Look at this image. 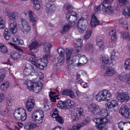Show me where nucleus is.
Masks as SVG:
<instances>
[{
	"instance_id": "obj_1",
	"label": "nucleus",
	"mask_w": 130,
	"mask_h": 130,
	"mask_svg": "<svg viewBox=\"0 0 130 130\" xmlns=\"http://www.w3.org/2000/svg\"><path fill=\"white\" fill-rule=\"evenodd\" d=\"M111 96L109 91L107 90H103L96 95V99L98 102L103 101H108L111 98Z\"/></svg>"
},
{
	"instance_id": "obj_2",
	"label": "nucleus",
	"mask_w": 130,
	"mask_h": 130,
	"mask_svg": "<svg viewBox=\"0 0 130 130\" xmlns=\"http://www.w3.org/2000/svg\"><path fill=\"white\" fill-rule=\"evenodd\" d=\"M13 115L16 119L22 121L25 120L27 117L26 110L22 108L15 109Z\"/></svg>"
},
{
	"instance_id": "obj_3",
	"label": "nucleus",
	"mask_w": 130,
	"mask_h": 130,
	"mask_svg": "<svg viewBox=\"0 0 130 130\" xmlns=\"http://www.w3.org/2000/svg\"><path fill=\"white\" fill-rule=\"evenodd\" d=\"M20 28L22 34L25 36L29 32L31 29V26L28 21L25 19L21 18L20 19Z\"/></svg>"
},
{
	"instance_id": "obj_4",
	"label": "nucleus",
	"mask_w": 130,
	"mask_h": 130,
	"mask_svg": "<svg viewBox=\"0 0 130 130\" xmlns=\"http://www.w3.org/2000/svg\"><path fill=\"white\" fill-rule=\"evenodd\" d=\"M27 86L29 90L37 93L41 90L43 85L40 82L37 83L36 82H32L29 81L27 83Z\"/></svg>"
},
{
	"instance_id": "obj_5",
	"label": "nucleus",
	"mask_w": 130,
	"mask_h": 130,
	"mask_svg": "<svg viewBox=\"0 0 130 130\" xmlns=\"http://www.w3.org/2000/svg\"><path fill=\"white\" fill-rule=\"evenodd\" d=\"M115 96L117 99L121 103L127 102L130 99L129 94L126 92L117 93Z\"/></svg>"
},
{
	"instance_id": "obj_6",
	"label": "nucleus",
	"mask_w": 130,
	"mask_h": 130,
	"mask_svg": "<svg viewBox=\"0 0 130 130\" xmlns=\"http://www.w3.org/2000/svg\"><path fill=\"white\" fill-rule=\"evenodd\" d=\"M92 121L95 123V126L97 129H99L101 125H106L109 122V120L105 118L100 117L93 119Z\"/></svg>"
},
{
	"instance_id": "obj_7",
	"label": "nucleus",
	"mask_w": 130,
	"mask_h": 130,
	"mask_svg": "<svg viewBox=\"0 0 130 130\" xmlns=\"http://www.w3.org/2000/svg\"><path fill=\"white\" fill-rule=\"evenodd\" d=\"M99 108L98 105L93 103L88 106L87 109L88 111L91 113L92 116L94 117H96L97 113H98Z\"/></svg>"
},
{
	"instance_id": "obj_8",
	"label": "nucleus",
	"mask_w": 130,
	"mask_h": 130,
	"mask_svg": "<svg viewBox=\"0 0 130 130\" xmlns=\"http://www.w3.org/2000/svg\"><path fill=\"white\" fill-rule=\"evenodd\" d=\"M58 50L59 49H57V52L59 53L60 57L59 59V60L57 57H55L53 62V64L56 66L59 61L61 63L60 64H63L64 63L65 60L64 56L65 51L64 50V49H63L62 50L60 51V52H59Z\"/></svg>"
},
{
	"instance_id": "obj_9",
	"label": "nucleus",
	"mask_w": 130,
	"mask_h": 130,
	"mask_svg": "<svg viewBox=\"0 0 130 130\" xmlns=\"http://www.w3.org/2000/svg\"><path fill=\"white\" fill-rule=\"evenodd\" d=\"M66 18L69 23L71 24L73 26L74 28L77 27L78 25V21H77V17L70 15L68 14H66Z\"/></svg>"
},
{
	"instance_id": "obj_10",
	"label": "nucleus",
	"mask_w": 130,
	"mask_h": 130,
	"mask_svg": "<svg viewBox=\"0 0 130 130\" xmlns=\"http://www.w3.org/2000/svg\"><path fill=\"white\" fill-rule=\"evenodd\" d=\"M119 112L125 118L130 119V109L125 105H123L120 109Z\"/></svg>"
},
{
	"instance_id": "obj_11",
	"label": "nucleus",
	"mask_w": 130,
	"mask_h": 130,
	"mask_svg": "<svg viewBox=\"0 0 130 130\" xmlns=\"http://www.w3.org/2000/svg\"><path fill=\"white\" fill-rule=\"evenodd\" d=\"M43 117V112H41L40 114L37 115L35 112H34L32 114L31 119L32 121L35 123L40 124L42 122Z\"/></svg>"
},
{
	"instance_id": "obj_12",
	"label": "nucleus",
	"mask_w": 130,
	"mask_h": 130,
	"mask_svg": "<svg viewBox=\"0 0 130 130\" xmlns=\"http://www.w3.org/2000/svg\"><path fill=\"white\" fill-rule=\"evenodd\" d=\"M84 20L83 18H81L78 20V24L77 27H75V28H77V30L80 33L83 32L87 27V25L83 21Z\"/></svg>"
},
{
	"instance_id": "obj_13",
	"label": "nucleus",
	"mask_w": 130,
	"mask_h": 130,
	"mask_svg": "<svg viewBox=\"0 0 130 130\" xmlns=\"http://www.w3.org/2000/svg\"><path fill=\"white\" fill-rule=\"evenodd\" d=\"M75 56L78 58V61L80 62L77 63L78 66H82L87 62V59L85 55L82 54H77Z\"/></svg>"
},
{
	"instance_id": "obj_14",
	"label": "nucleus",
	"mask_w": 130,
	"mask_h": 130,
	"mask_svg": "<svg viewBox=\"0 0 130 130\" xmlns=\"http://www.w3.org/2000/svg\"><path fill=\"white\" fill-rule=\"evenodd\" d=\"M35 104V101L33 99H29L26 103V107L27 110L30 111L34 108Z\"/></svg>"
},
{
	"instance_id": "obj_15",
	"label": "nucleus",
	"mask_w": 130,
	"mask_h": 130,
	"mask_svg": "<svg viewBox=\"0 0 130 130\" xmlns=\"http://www.w3.org/2000/svg\"><path fill=\"white\" fill-rule=\"evenodd\" d=\"M104 37L103 35H101L97 37L96 38V42L97 45H98L99 48L101 49H104L106 48L105 46V45L103 42V40Z\"/></svg>"
},
{
	"instance_id": "obj_16",
	"label": "nucleus",
	"mask_w": 130,
	"mask_h": 130,
	"mask_svg": "<svg viewBox=\"0 0 130 130\" xmlns=\"http://www.w3.org/2000/svg\"><path fill=\"white\" fill-rule=\"evenodd\" d=\"M60 94L61 95L68 96L72 98H74L75 97L73 92L70 89H67L62 90Z\"/></svg>"
},
{
	"instance_id": "obj_17",
	"label": "nucleus",
	"mask_w": 130,
	"mask_h": 130,
	"mask_svg": "<svg viewBox=\"0 0 130 130\" xmlns=\"http://www.w3.org/2000/svg\"><path fill=\"white\" fill-rule=\"evenodd\" d=\"M60 94L61 95L68 96L72 98H74L75 97L73 92L70 89H67L62 90Z\"/></svg>"
},
{
	"instance_id": "obj_18",
	"label": "nucleus",
	"mask_w": 130,
	"mask_h": 130,
	"mask_svg": "<svg viewBox=\"0 0 130 130\" xmlns=\"http://www.w3.org/2000/svg\"><path fill=\"white\" fill-rule=\"evenodd\" d=\"M28 13L30 21L33 23L32 25L34 26L36 20L37 19V17L34 14V12L31 11H28Z\"/></svg>"
},
{
	"instance_id": "obj_19",
	"label": "nucleus",
	"mask_w": 130,
	"mask_h": 130,
	"mask_svg": "<svg viewBox=\"0 0 130 130\" xmlns=\"http://www.w3.org/2000/svg\"><path fill=\"white\" fill-rule=\"evenodd\" d=\"M118 105L117 102L115 101H111V102L105 104L106 106L108 107V110L110 111L114 110V108L117 106Z\"/></svg>"
},
{
	"instance_id": "obj_20",
	"label": "nucleus",
	"mask_w": 130,
	"mask_h": 130,
	"mask_svg": "<svg viewBox=\"0 0 130 130\" xmlns=\"http://www.w3.org/2000/svg\"><path fill=\"white\" fill-rule=\"evenodd\" d=\"M18 52H13L11 53L10 57L13 59V60L17 59L19 58L20 55L22 54L23 50L22 49H17Z\"/></svg>"
},
{
	"instance_id": "obj_21",
	"label": "nucleus",
	"mask_w": 130,
	"mask_h": 130,
	"mask_svg": "<svg viewBox=\"0 0 130 130\" xmlns=\"http://www.w3.org/2000/svg\"><path fill=\"white\" fill-rule=\"evenodd\" d=\"M46 12L48 13L54 12L56 9L55 5L53 4H51L50 3L46 4Z\"/></svg>"
},
{
	"instance_id": "obj_22",
	"label": "nucleus",
	"mask_w": 130,
	"mask_h": 130,
	"mask_svg": "<svg viewBox=\"0 0 130 130\" xmlns=\"http://www.w3.org/2000/svg\"><path fill=\"white\" fill-rule=\"evenodd\" d=\"M38 126L37 125L33 123L29 122L26 123L24 127L25 129L28 130L35 128Z\"/></svg>"
},
{
	"instance_id": "obj_23",
	"label": "nucleus",
	"mask_w": 130,
	"mask_h": 130,
	"mask_svg": "<svg viewBox=\"0 0 130 130\" xmlns=\"http://www.w3.org/2000/svg\"><path fill=\"white\" fill-rule=\"evenodd\" d=\"M100 24L99 21L96 17L93 14L91 18L90 25L92 27H94Z\"/></svg>"
},
{
	"instance_id": "obj_24",
	"label": "nucleus",
	"mask_w": 130,
	"mask_h": 130,
	"mask_svg": "<svg viewBox=\"0 0 130 130\" xmlns=\"http://www.w3.org/2000/svg\"><path fill=\"white\" fill-rule=\"evenodd\" d=\"M64 108H67L72 107L75 105V103L73 101L68 99L64 102Z\"/></svg>"
},
{
	"instance_id": "obj_25",
	"label": "nucleus",
	"mask_w": 130,
	"mask_h": 130,
	"mask_svg": "<svg viewBox=\"0 0 130 130\" xmlns=\"http://www.w3.org/2000/svg\"><path fill=\"white\" fill-rule=\"evenodd\" d=\"M44 61L42 59H40L37 60L36 62L37 63L35 64V66L37 67H38L39 69H43L44 68V66L46 63L44 62Z\"/></svg>"
},
{
	"instance_id": "obj_26",
	"label": "nucleus",
	"mask_w": 130,
	"mask_h": 130,
	"mask_svg": "<svg viewBox=\"0 0 130 130\" xmlns=\"http://www.w3.org/2000/svg\"><path fill=\"white\" fill-rule=\"evenodd\" d=\"M40 45V44L36 40L34 39L31 41V44L28 46L29 49H35L38 48Z\"/></svg>"
},
{
	"instance_id": "obj_27",
	"label": "nucleus",
	"mask_w": 130,
	"mask_h": 130,
	"mask_svg": "<svg viewBox=\"0 0 130 130\" xmlns=\"http://www.w3.org/2000/svg\"><path fill=\"white\" fill-rule=\"evenodd\" d=\"M116 73L114 69L111 67L108 68L106 69V73L104 74L105 76H112Z\"/></svg>"
},
{
	"instance_id": "obj_28",
	"label": "nucleus",
	"mask_w": 130,
	"mask_h": 130,
	"mask_svg": "<svg viewBox=\"0 0 130 130\" xmlns=\"http://www.w3.org/2000/svg\"><path fill=\"white\" fill-rule=\"evenodd\" d=\"M98 112V113H97L96 117L99 116L106 117L108 116L107 111L106 109H103L100 107Z\"/></svg>"
},
{
	"instance_id": "obj_29",
	"label": "nucleus",
	"mask_w": 130,
	"mask_h": 130,
	"mask_svg": "<svg viewBox=\"0 0 130 130\" xmlns=\"http://www.w3.org/2000/svg\"><path fill=\"white\" fill-rule=\"evenodd\" d=\"M121 37L122 39L126 40H130V34L127 32L122 31L120 33Z\"/></svg>"
},
{
	"instance_id": "obj_30",
	"label": "nucleus",
	"mask_w": 130,
	"mask_h": 130,
	"mask_svg": "<svg viewBox=\"0 0 130 130\" xmlns=\"http://www.w3.org/2000/svg\"><path fill=\"white\" fill-rule=\"evenodd\" d=\"M12 40L15 42L16 44L19 45H22L24 44L23 41L20 39L17 35L13 36L12 37Z\"/></svg>"
},
{
	"instance_id": "obj_31",
	"label": "nucleus",
	"mask_w": 130,
	"mask_h": 130,
	"mask_svg": "<svg viewBox=\"0 0 130 130\" xmlns=\"http://www.w3.org/2000/svg\"><path fill=\"white\" fill-rule=\"evenodd\" d=\"M18 13L17 12H13L9 13L8 16L10 20H15L18 17Z\"/></svg>"
},
{
	"instance_id": "obj_32",
	"label": "nucleus",
	"mask_w": 130,
	"mask_h": 130,
	"mask_svg": "<svg viewBox=\"0 0 130 130\" xmlns=\"http://www.w3.org/2000/svg\"><path fill=\"white\" fill-rule=\"evenodd\" d=\"M72 25L71 24L67 23L64 25L62 28L60 30V32L61 33L63 34L64 32L67 31L72 27Z\"/></svg>"
},
{
	"instance_id": "obj_33",
	"label": "nucleus",
	"mask_w": 130,
	"mask_h": 130,
	"mask_svg": "<svg viewBox=\"0 0 130 130\" xmlns=\"http://www.w3.org/2000/svg\"><path fill=\"white\" fill-rule=\"evenodd\" d=\"M86 124V120H84L82 123L78 124L72 127V129L73 130H78L81 127Z\"/></svg>"
},
{
	"instance_id": "obj_34",
	"label": "nucleus",
	"mask_w": 130,
	"mask_h": 130,
	"mask_svg": "<svg viewBox=\"0 0 130 130\" xmlns=\"http://www.w3.org/2000/svg\"><path fill=\"white\" fill-rule=\"evenodd\" d=\"M111 7V5L109 0H104L103 4L102 9H106Z\"/></svg>"
},
{
	"instance_id": "obj_35",
	"label": "nucleus",
	"mask_w": 130,
	"mask_h": 130,
	"mask_svg": "<svg viewBox=\"0 0 130 130\" xmlns=\"http://www.w3.org/2000/svg\"><path fill=\"white\" fill-rule=\"evenodd\" d=\"M116 31L115 30H112L109 33V35H111L112 41H114L117 39Z\"/></svg>"
},
{
	"instance_id": "obj_36",
	"label": "nucleus",
	"mask_w": 130,
	"mask_h": 130,
	"mask_svg": "<svg viewBox=\"0 0 130 130\" xmlns=\"http://www.w3.org/2000/svg\"><path fill=\"white\" fill-rule=\"evenodd\" d=\"M9 83L8 82H5L2 84L1 86V88L2 90L5 91L9 86Z\"/></svg>"
},
{
	"instance_id": "obj_37",
	"label": "nucleus",
	"mask_w": 130,
	"mask_h": 130,
	"mask_svg": "<svg viewBox=\"0 0 130 130\" xmlns=\"http://www.w3.org/2000/svg\"><path fill=\"white\" fill-rule=\"evenodd\" d=\"M25 69L31 72L34 73L35 72L34 66L29 63L26 65Z\"/></svg>"
},
{
	"instance_id": "obj_38",
	"label": "nucleus",
	"mask_w": 130,
	"mask_h": 130,
	"mask_svg": "<svg viewBox=\"0 0 130 130\" xmlns=\"http://www.w3.org/2000/svg\"><path fill=\"white\" fill-rule=\"evenodd\" d=\"M103 13H105L109 14H112L114 12V10L111 7L106 9H102Z\"/></svg>"
},
{
	"instance_id": "obj_39",
	"label": "nucleus",
	"mask_w": 130,
	"mask_h": 130,
	"mask_svg": "<svg viewBox=\"0 0 130 130\" xmlns=\"http://www.w3.org/2000/svg\"><path fill=\"white\" fill-rule=\"evenodd\" d=\"M76 112H75L80 117L83 115L84 111L83 109L81 107H79L76 109Z\"/></svg>"
},
{
	"instance_id": "obj_40",
	"label": "nucleus",
	"mask_w": 130,
	"mask_h": 130,
	"mask_svg": "<svg viewBox=\"0 0 130 130\" xmlns=\"http://www.w3.org/2000/svg\"><path fill=\"white\" fill-rule=\"evenodd\" d=\"M127 122H123L121 121L118 124V126L119 128L120 129V130H123V128H125L126 127L127 124Z\"/></svg>"
},
{
	"instance_id": "obj_41",
	"label": "nucleus",
	"mask_w": 130,
	"mask_h": 130,
	"mask_svg": "<svg viewBox=\"0 0 130 130\" xmlns=\"http://www.w3.org/2000/svg\"><path fill=\"white\" fill-rule=\"evenodd\" d=\"M92 31L91 30H87L85 34L84 35V39L85 40H87L91 36Z\"/></svg>"
},
{
	"instance_id": "obj_42",
	"label": "nucleus",
	"mask_w": 130,
	"mask_h": 130,
	"mask_svg": "<svg viewBox=\"0 0 130 130\" xmlns=\"http://www.w3.org/2000/svg\"><path fill=\"white\" fill-rule=\"evenodd\" d=\"M72 51V49H67L66 51V60L67 61L69 60Z\"/></svg>"
},
{
	"instance_id": "obj_43",
	"label": "nucleus",
	"mask_w": 130,
	"mask_h": 130,
	"mask_svg": "<svg viewBox=\"0 0 130 130\" xmlns=\"http://www.w3.org/2000/svg\"><path fill=\"white\" fill-rule=\"evenodd\" d=\"M119 58L118 55H111L110 59L111 62L112 64H115L116 63V60Z\"/></svg>"
},
{
	"instance_id": "obj_44",
	"label": "nucleus",
	"mask_w": 130,
	"mask_h": 130,
	"mask_svg": "<svg viewBox=\"0 0 130 130\" xmlns=\"http://www.w3.org/2000/svg\"><path fill=\"white\" fill-rule=\"evenodd\" d=\"M124 64L125 69L127 70L130 69V58L126 60Z\"/></svg>"
},
{
	"instance_id": "obj_45",
	"label": "nucleus",
	"mask_w": 130,
	"mask_h": 130,
	"mask_svg": "<svg viewBox=\"0 0 130 130\" xmlns=\"http://www.w3.org/2000/svg\"><path fill=\"white\" fill-rule=\"evenodd\" d=\"M34 8L37 10H38L40 8L42 2H39L34 4Z\"/></svg>"
},
{
	"instance_id": "obj_46",
	"label": "nucleus",
	"mask_w": 130,
	"mask_h": 130,
	"mask_svg": "<svg viewBox=\"0 0 130 130\" xmlns=\"http://www.w3.org/2000/svg\"><path fill=\"white\" fill-rule=\"evenodd\" d=\"M5 26V22L4 19L0 17V29L4 28Z\"/></svg>"
},
{
	"instance_id": "obj_47",
	"label": "nucleus",
	"mask_w": 130,
	"mask_h": 130,
	"mask_svg": "<svg viewBox=\"0 0 130 130\" xmlns=\"http://www.w3.org/2000/svg\"><path fill=\"white\" fill-rule=\"evenodd\" d=\"M83 40L82 39H78L76 41L75 43L76 44L77 46L78 47H80L83 45L82 42Z\"/></svg>"
},
{
	"instance_id": "obj_48",
	"label": "nucleus",
	"mask_w": 130,
	"mask_h": 130,
	"mask_svg": "<svg viewBox=\"0 0 130 130\" xmlns=\"http://www.w3.org/2000/svg\"><path fill=\"white\" fill-rule=\"evenodd\" d=\"M80 117L75 112H74L72 116V118L73 120L75 121H77L79 117Z\"/></svg>"
},
{
	"instance_id": "obj_49",
	"label": "nucleus",
	"mask_w": 130,
	"mask_h": 130,
	"mask_svg": "<svg viewBox=\"0 0 130 130\" xmlns=\"http://www.w3.org/2000/svg\"><path fill=\"white\" fill-rule=\"evenodd\" d=\"M50 55L49 54H46L45 56H43L42 59H41L43 60L44 62L47 63V62L48 59L50 58Z\"/></svg>"
},
{
	"instance_id": "obj_50",
	"label": "nucleus",
	"mask_w": 130,
	"mask_h": 130,
	"mask_svg": "<svg viewBox=\"0 0 130 130\" xmlns=\"http://www.w3.org/2000/svg\"><path fill=\"white\" fill-rule=\"evenodd\" d=\"M119 23L121 24L125 25H127V22L126 21V20L124 18H122L119 21Z\"/></svg>"
},
{
	"instance_id": "obj_51",
	"label": "nucleus",
	"mask_w": 130,
	"mask_h": 130,
	"mask_svg": "<svg viewBox=\"0 0 130 130\" xmlns=\"http://www.w3.org/2000/svg\"><path fill=\"white\" fill-rule=\"evenodd\" d=\"M120 6H122L126 5L128 3V0H118Z\"/></svg>"
},
{
	"instance_id": "obj_52",
	"label": "nucleus",
	"mask_w": 130,
	"mask_h": 130,
	"mask_svg": "<svg viewBox=\"0 0 130 130\" xmlns=\"http://www.w3.org/2000/svg\"><path fill=\"white\" fill-rule=\"evenodd\" d=\"M31 73L29 71L27 70V69H25L24 71V75L25 77L30 75Z\"/></svg>"
},
{
	"instance_id": "obj_53",
	"label": "nucleus",
	"mask_w": 130,
	"mask_h": 130,
	"mask_svg": "<svg viewBox=\"0 0 130 130\" xmlns=\"http://www.w3.org/2000/svg\"><path fill=\"white\" fill-rule=\"evenodd\" d=\"M64 102L60 101L59 102L57 103V107L60 108L62 109L64 108Z\"/></svg>"
},
{
	"instance_id": "obj_54",
	"label": "nucleus",
	"mask_w": 130,
	"mask_h": 130,
	"mask_svg": "<svg viewBox=\"0 0 130 130\" xmlns=\"http://www.w3.org/2000/svg\"><path fill=\"white\" fill-rule=\"evenodd\" d=\"M56 121H58L59 123H62L63 122V120L61 117L59 115H58L55 118Z\"/></svg>"
},
{
	"instance_id": "obj_55",
	"label": "nucleus",
	"mask_w": 130,
	"mask_h": 130,
	"mask_svg": "<svg viewBox=\"0 0 130 130\" xmlns=\"http://www.w3.org/2000/svg\"><path fill=\"white\" fill-rule=\"evenodd\" d=\"M119 79L121 81H124L125 80L126 78V76L125 74H120L119 76Z\"/></svg>"
},
{
	"instance_id": "obj_56",
	"label": "nucleus",
	"mask_w": 130,
	"mask_h": 130,
	"mask_svg": "<svg viewBox=\"0 0 130 130\" xmlns=\"http://www.w3.org/2000/svg\"><path fill=\"white\" fill-rule=\"evenodd\" d=\"M4 36L5 39L6 40H9L11 37L10 34L9 32H5L4 34Z\"/></svg>"
},
{
	"instance_id": "obj_57",
	"label": "nucleus",
	"mask_w": 130,
	"mask_h": 130,
	"mask_svg": "<svg viewBox=\"0 0 130 130\" xmlns=\"http://www.w3.org/2000/svg\"><path fill=\"white\" fill-rule=\"evenodd\" d=\"M103 61L106 64L109 63L110 62V60L106 57L105 56H103L102 58Z\"/></svg>"
},
{
	"instance_id": "obj_58",
	"label": "nucleus",
	"mask_w": 130,
	"mask_h": 130,
	"mask_svg": "<svg viewBox=\"0 0 130 130\" xmlns=\"http://www.w3.org/2000/svg\"><path fill=\"white\" fill-rule=\"evenodd\" d=\"M58 112L57 109H55L52 113V116L53 117L55 118L58 116L59 115H58Z\"/></svg>"
},
{
	"instance_id": "obj_59",
	"label": "nucleus",
	"mask_w": 130,
	"mask_h": 130,
	"mask_svg": "<svg viewBox=\"0 0 130 130\" xmlns=\"http://www.w3.org/2000/svg\"><path fill=\"white\" fill-rule=\"evenodd\" d=\"M29 61H30V62H32L35 66V64L37 63V62H36V61L37 60H35V58L34 57H31L29 59Z\"/></svg>"
},
{
	"instance_id": "obj_60",
	"label": "nucleus",
	"mask_w": 130,
	"mask_h": 130,
	"mask_svg": "<svg viewBox=\"0 0 130 130\" xmlns=\"http://www.w3.org/2000/svg\"><path fill=\"white\" fill-rule=\"evenodd\" d=\"M67 14H68L70 15L74 16L77 17V14L76 12H74L72 10H71V11H69L68 12Z\"/></svg>"
},
{
	"instance_id": "obj_61",
	"label": "nucleus",
	"mask_w": 130,
	"mask_h": 130,
	"mask_svg": "<svg viewBox=\"0 0 130 130\" xmlns=\"http://www.w3.org/2000/svg\"><path fill=\"white\" fill-rule=\"evenodd\" d=\"M6 100L7 101V103L9 106L11 105L12 102H11V98L10 97H7L6 98Z\"/></svg>"
},
{
	"instance_id": "obj_62",
	"label": "nucleus",
	"mask_w": 130,
	"mask_h": 130,
	"mask_svg": "<svg viewBox=\"0 0 130 130\" xmlns=\"http://www.w3.org/2000/svg\"><path fill=\"white\" fill-rule=\"evenodd\" d=\"M17 31V28H10L9 31L12 34L15 33Z\"/></svg>"
},
{
	"instance_id": "obj_63",
	"label": "nucleus",
	"mask_w": 130,
	"mask_h": 130,
	"mask_svg": "<svg viewBox=\"0 0 130 130\" xmlns=\"http://www.w3.org/2000/svg\"><path fill=\"white\" fill-rule=\"evenodd\" d=\"M119 55V53L115 49L112 50L111 55Z\"/></svg>"
},
{
	"instance_id": "obj_64",
	"label": "nucleus",
	"mask_w": 130,
	"mask_h": 130,
	"mask_svg": "<svg viewBox=\"0 0 130 130\" xmlns=\"http://www.w3.org/2000/svg\"><path fill=\"white\" fill-rule=\"evenodd\" d=\"M104 126H101L100 128H99L100 130H107L108 127L107 126L105 125H103Z\"/></svg>"
}]
</instances>
